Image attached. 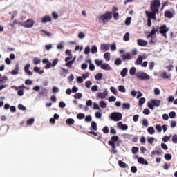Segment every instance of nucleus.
Instances as JSON below:
<instances>
[{"label": "nucleus", "instance_id": "nucleus-56", "mask_svg": "<svg viewBox=\"0 0 177 177\" xmlns=\"http://www.w3.org/2000/svg\"><path fill=\"white\" fill-rule=\"evenodd\" d=\"M120 18V14L118 12L113 13V19L114 20H118Z\"/></svg>", "mask_w": 177, "mask_h": 177}, {"label": "nucleus", "instance_id": "nucleus-7", "mask_svg": "<svg viewBox=\"0 0 177 177\" xmlns=\"http://www.w3.org/2000/svg\"><path fill=\"white\" fill-rule=\"evenodd\" d=\"M165 17H167V19H172V17H174V16L175 15V10H174L173 8L171 9V10H167L165 11Z\"/></svg>", "mask_w": 177, "mask_h": 177}, {"label": "nucleus", "instance_id": "nucleus-4", "mask_svg": "<svg viewBox=\"0 0 177 177\" xmlns=\"http://www.w3.org/2000/svg\"><path fill=\"white\" fill-rule=\"evenodd\" d=\"M160 30L159 32L167 39V33L169 31V28L167 27V25L164 24L158 28V30Z\"/></svg>", "mask_w": 177, "mask_h": 177}, {"label": "nucleus", "instance_id": "nucleus-63", "mask_svg": "<svg viewBox=\"0 0 177 177\" xmlns=\"http://www.w3.org/2000/svg\"><path fill=\"white\" fill-rule=\"evenodd\" d=\"M115 100H117V98L115 96H111L109 98V102H115Z\"/></svg>", "mask_w": 177, "mask_h": 177}, {"label": "nucleus", "instance_id": "nucleus-25", "mask_svg": "<svg viewBox=\"0 0 177 177\" xmlns=\"http://www.w3.org/2000/svg\"><path fill=\"white\" fill-rule=\"evenodd\" d=\"M91 131H97V126L96 124V122H91Z\"/></svg>", "mask_w": 177, "mask_h": 177}, {"label": "nucleus", "instance_id": "nucleus-45", "mask_svg": "<svg viewBox=\"0 0 177 177\" xmlns=\"http://www.w3.org/2000/svg\"><path fill=\"white\" fill-rule=\"evenodd\" d=\"M40 69H39V68L38 67V66H35V68H34V71L35 72V73H39V74H42L43 73H44V71H39Z\"/></svg>", "mask_w": 177, "mask_h": 177}, {"label": "nucleus", "instance_id": "nucleus-60", "mask_svg": "<svg viewBox=\"0 0 177 177\" xmlns=\"http://www.w3.org/2000/svg\"><path fill=\"white\" fill-rule=\"evenodd\" d=\"M148 142L150 143V145H153V143H154V138L153 137H150L147 139Z\"/></svg>", "mask_w": 177, "mask_h": 177}, {"label": "nucleus", "instance_id": "nucleus-11", "mask_svg": "<svg viewBox=\"0 0 177 177\" xmlns=\"http://www.w3.org/2000/svg\"><path fill=\"white\" fill-rule=\"evenodd\" d=\"M138 46H147V41L142 39H137Z\"/></svg>", "mask_w": 177, "mask_h": 177}, {"label": "nucleus", "instance_id": "nucleus-21", "mask_svg": "<svg viewBox=\"0 0 177 177\" xmlns=\"http://www.w3.org/2000/svg\"><path fill=\"white\" fill-rule=\"evenodd\" d=\"M154 156H161V152L160 151H152L151 153V157L153 158Z\"/></svg>", "mask_w": 177, "mask_h": 177}, {"label": "nucleus", "instance_id": "nucleus-12", "mask_svg": "<svg viewBox=\"0 0 177 177\" xmlns=\"http://www.w3.org/2000/svg\"><path fill=\"white\" fill-rule=\"evenodd\" d=\"M151 103H152L153 107H160L161 101L160 100L153 99L151 100Z\"/></svg>", "mask_w": 177, "mask_h": 177}, {"label": "nucleus", "instance_id": "nucleus-42", "mask_svg": "<svg viewBox=\"0 0 177 177\" xmlns=\"http://www.w3.org/2000/svg\"><path fill=\"white\" fill-rule=\"evenodd\" d=\"M18 109L19 110H22L23 111H26V110H27V108H26V106H24L23 104H19L18 105Z\"/></svg>", "mask_w": 177, "mask_h": 177}, {"label": "nucleus", "instance_id": "nucleus-61", "mask_svg": "<svg viewBox=\"0 0 177 177\" xmlns=\"http://www.w3.org/2000/svg\"><path fill=\"white\" fill-rule=\"evenodd\" d=\"M143 114H145V115H149V114H150V110H149V109H145L143 110Z\"/></svg>", "mask_w": 177, "mask_h": 177}, {"label": "nucleus", "instance_id": "nucleus-28", "mask_svg": "<svg viewBox=\"0 0 177 177\" xmlns=\"http://www.w3.org/2000/svg\"><path fill=\"white\" fill-rule=\"evenodd\" d=\"M103 77V74L102 73H97L95 76V78L97 81H100L102 78Z\"/></svg>", "mask_w": 177, "mask_h": 177}, {"label": "nucleus", "instance_id": "nucleus-34", "mask_svg": "<svg viewBox=\"0 0 177 177\" xmlns=\"http://www.w3.org/2000/svg\"><path fill=\"white\" fill-rule=\"evenodd\" d=\"M122 64V60L120 58H117L115 60V66H120V64Z\"/></svg>", "mask_w": 177, "mask_h": 177}, {"label": "nucleus", "instance_id": "nucleus-36", "mask_svg": "<svg viewBox=\"0 0 177 177\" xmlns=\"http://www.w3.org/2000/svg\"><path fill=\"white\" fill-rule=\"evenodd\" d=\"M124 41L125 42H128L129 41V32H126L123 37Z\"/></svg>", "mask_w": 177, "mask_h": 177}, {"label": "nucleus", "instance_id": "nucleus-54", "mask_svg": "<svg viewBox=\"0 0 177 177\" xmlns=\"http://www.w3.org/2000/svg\"><path fill=\"white\" fill-rule=\"evenodd\" d=\"M131 171L133 174H136L138 172V169L136 168V167L133 166V167H131Z\"/></svg>", "mask_w": 177, "mask_h": 177}, {"label": "nucleus", "instance_id": "nucleus-13", "mask_svg": "<svg viewBox=\"0 0 177 177\" xmlns=\"http://www.w3.org/2000/svg\"><path fill=\"white\" fill-rule=\"evenodd\" d=\"M117 126L118 128H120L122 131H127V129H128V125L122 124V122H118Z\"/></svg>", "mask_w": 177, "mask_h": 177}, {"label": "nucleus", "instance_id": "nucleus-49", "mask_svg": "<svg viewBox=\"0 0 177 177\" xmlns=\"http://www.w3.org/2000/svg\"><path fill=\"white\" fill-rule=\"evenodd\" d=\"M75 99H81L82 97V94L81 93H77L74 95Z\"/></svg>", "mask_w": 177, "mask_h": 177}, {"label": "nucleus", "instance_id": "nucleus-26", "mask_svg": "<svg viewBox=\"0 0 177 177\" xmlns=\"http://www.w3.org/2000/svg\"><path fill=\"white\" fill-rule=\"evenodd\" d=\"M132 154H136V153H139V147H133L131 149Z\"/></svg>", "mask_w": 177, "mask_h": 177}, {"label": "nucleus", "instance_id": "nucleus-15", "mask_svg": "<svg viewBox=\"0 0 177 177\" xmlns=\"http://www.w3.org/2000/svg\"><path fill=\"white\" fill-rule=\"evenodd\" d=\"M50 21H52V17H50V16H45L41 19V23H50Z\"/></svg>", "mask_w": 177, "mask_h": 177}, {"label": "nucleus", "instance_id": "nucleus-46", "mask_svg": "<svg viewBox=\"0 0 177 177\" xmlns=\"http://www.w3.org/2000/svg\"><path fill=\"white\" fill-rule=\"evenodd\" d=\"M12 75H16L19 74V66H16L15 70H13L12 71Z\"/></svg>", "mask_w": 177, "mask_h": 177}, {"label": "nucleus", "instance_id": "nucleus-50", "mask_svg": "<svg viewBox=\"0 0 177 177\" xmlns=\"http://www.w3.org/2000/svg\"><path fill=\"white\" fill-rule=\"evenodd\" d=\"M95 63L97 66H102L103 64V61L102 60H99V59H95Z\"/></svg>", "mask_w": 177, "mask_h": 177}, {"label": "nucleus", "instance_id": "nucleus-3", "mask_svg": "<svg viewBox=\"0 0 177 177\" xmlns=\"http://www.w3.org/2000/svg\"><path fill=\"white\" fill-rule=\"evenodd\" d=\"M110 118L112 121H120L122 120V113L119 112H113L110 115Z\"/></svg>", "mask_w": 177, "mask_h": 177}, {"label": "nucleus", "instance_id": "nucleus-23", "mask_svg": "<svg viewBox=\"0 0 177 177\" xmlns=\"http://www.w3.org/2000/svg\"><path fill=\"white\" fill-rule=\"evenodd\" d=\"M47 93H48V90L45 88H43L39 91V95H40V96H43V95H46Z\"/></svg>", "mask_w": 177, "mask_h": 177}, {"label": "nucleus", "instance_id": "nucleus-64", "mask_svg": "<svg viewBox=\"0 0 177 177\" xmlns=\"http://www.w3.org/2000/svg\"><path fill=\"white\" fill-rule=\"evenodd\" d=\"M172 142H173L174 143H177V135H176V134H175V135L173 136V138H172Z\"/></svg>", "mask_w": 177, "mask_h": 177}, {"label": "nucleus", "instance_id": "nucleus-41", "mask_svg": "<svg viewBox=\"0 0 177 177\" xmlns=\"http://www.w3.org/2000/svg\"><path fill=\"white\" fill-rule=\"evenodd\" d=\"M157 132H161L162 131V127H161V125L160 124H156L155 127Z\"/></svg>", "mask_w": 177, "mask_h": 177}, {"label": "nucleus", "instance_id": "nucleus-20", "mask_svg": "<svg viewBox=\"0 0 177 177\" xmlns=\"http://www.w3.org/2000/svg\"><path fill=\"white\" fill-rule=\"evenodd\" d=\"M101 68L102 70H111V67H110V65L106 64H102L101 65Z\"/></svg>", "mask_w": 177, "mask_h": 177}, {"label": "nucleus", "instance_id": "nucleus-30", "mask_svg": "<svg viewBox=\"0 0 177 177\" xmlns=\"http://www.w3.org/2000/svg\"><path fill=\"white\" fill-rule=\"evenodd\" d=\"M104 58L105 59L106 62H109V60H110V53H105L104 54Z\"/></svg>", "mask_w": 177, "mask_h": 177}, {"label": "nucleus", "instance_id": "nucleus-40", "mask_svg": "<svg viewBox=\"0 0 177 177\" xmlns=\"http://www.w3.org/2000/svg\"><path fill=\"white\" fill-rule=\"evenodd\" d=\"M165 160H167L168 161L172 160V156L169 153L165 154Z\"/></svg>", "mask_w": 177, "mask_h": 177}, {"label": "nucleus", "instance_id": "nucleus-29", "mask_svg": "<svg viewBox=\"0 0 177 177\" xmlns=\"http://www.w3.org/2000/svg\"><path fill=\"white\" fill-rule=\"evenodd\" d=\"M118 91L119 92H122V93H125V92H127L125 86H118Z\"/></svg>", "mask_w": 177, "mask_h": 177}, {"label": "nucleus", "instance_id": "nucleus-52", "mask_svg": "<svg viewBox=\"0 0 177 177\" xmlns=\"http://www.w3.org/2000/svg\"><path fill=\"white\" fill-rule=\"evenodd\" d=\"M123 109H127V110H129L131 109V105L129 103H124L123 104Z\"/></svg>", "mask_w": 177, "mask_h": 177}, {"label": "nucleus", "instance_id": "nucleus-53", "mask_svg": "<svg viewBox=\"0 0 177 177\" xmlns=\"http://www.w3.org/2000/svg\"><path fill=\"white\" fill-rule=\"evenodd\" d=\"M169 115L170 118H175V117H176V113H175L174 111H171L169 113Z\"/></svg>", "mask_w": 177, "mask_h": 177}, {"label": "nucleus", "instance_id": "nucleus-16", "mask_svg": "<svg viewBox=\"0 0 177 177\" xmlns=\"http://www.w3.org/2000/svg\"><path fill=\"white\" fill-rule=\"evenodd\" d=\"M138 161L139 164H142V165H149V162L145 160L142 157L138 158Z\"/></svg>", "mask_w": 177, "mask_h": 177}, {"label": "nucleus", "instance_id": "nucleus-22", "mask_svg": "<svg viewBox=\"0 0 177 177\" xmlns=\"http://www.w3.org/2000/svg\"><path fill=\"white\" fill-rule=\"evenodd\" d=\"M66 124L67 125H74V119L73 118H68L66 120Z\"/></svg>", "mask_w": 177, "mask_h": 177}, {"label": "nucleus", "instance_id": "nucleus-17", "mask_svg": "<svg viewBox=\"0 0 177 177\" xmlns=\"http://www.w3.org/2000/svg\"><path fill=\"white\" fill-rule=\"evenodd\" d=\"M122 60L125 62L126 60H131L132 59V55L129 53L122 55Z\"/></svg>", "mask_w": 177, "mask_h": 177}, {"label": "nucleus", "instance_id": "nucleus-18", "mask_svg": "<svg viewBox=\"0 0 177 177\" xmlns=\"http://www.w3.org/2000/svg\"><path fill=\"white\" fill-rule=\"evenodd\" d=\"M128 74V68H123L120 72L121 77H127V75Z\"/></svg>", "mask_w": 177, "mask_h": 177}, {"label": "nucleus", "instance_id": "nucleus-51", "mask_svg": "<svg viewBox=\"0 0 177 177\" xmlns=\"http://www.w3.org/2000/svg\"><path fill=\"white\" fill-rule=\"evenodd\" d=\"M110 91H111V92H112V93H113V95H117V89L115 88L114 86H111L110 88Z\"/></svg>", "mask_w": 177, "mask_h": 177}, {"label": "nucleus", "instance_id": "nucleus-39", "mask_svg": "<svg viewBox=\"0 0 177 177\" xmlns=\"http://www.w3.org/2000/svg\"><path fill=\"white\" fill-rule=\"evenodd\" d=\"M77 118L78 120H84L85 118V114L84 113H79L77 115Z\"/></svg>", "mask_w": 177, "mask_h": 177}, {"label": "nucleus", "instance_id": "nucleus-14", "mask_svg": "<svg viewBox=\"0 0 177 177\" xmlns=\"http://www.w3.org/2000/svg\"><path fill=\"white\" fill-rule=\"evenodd\" d=\"M97 96L100 99H105L106 96H107V91L105 90V91H104L103 93H102V92L97 93Z\"/></svg>", "mask_w": 177, "mask_h": 177}, {"label": "nucleus", "instance_id": "nucleus-24", "mask_svg": "<svg viewBox=\"0 0 177 177\" xmlns=\"http://www.w3.org/2000/svg\"><path fill=\"white\" fill-rule=\"evenodd\" d=\"M118 165L120 168H127V163L124 162L122 160H119Z\"/></svg>", "mask_w": 177, "mask_h": 177}, {"label": "nucleus", "instance_id": "nucleus-9", "mask_svg": "<svg viewBox=\"0 0 177 177\" xmlns=\"http://www.w3.org/2000/svg\"><path fill=\"white\" fill-rule=\"evenodd\" d=\"M137 78L140 80H150V76L145 73H139L137 74Z\"/></svg>", "mask_w": 177, "mask_h": 177}, {"label": "nucleus", "instance_id": "nucleus-62", "mask_svg": "<svg viewBox=\"0 0 177 177\" xmlns=\"http://www.w3.org/2000/svg\"><path fill=\"white\" fill-rule=\"evenodd\" d=\"M102 132H104V133H109V127L105 126L102 129Z\"/></svg>", "mask_w": 177, "mask_h": 177}, {"label": "nucleus", "instance_id": "nucleus-59", "mask_svg": "<svg viewBox=\"0 0 177 177\" xmlns=\"http://www.w3.org/2000/svg\"><path fill=\"white\" fill-rule=\"evenodd\" d=\"M161 147L163 150H168V145H167L165 143H162Z\"/></svg>", "mask_w": 177, "mask_h": 177}, {"label": "nucleus", "instance_id": "nucleus-8", "mask_svg": "<svg viewBox=\"0 0 177 177\" xmlns=\"http://www.w3.org/2000/svg\"><path fill=\"white\" fill-rule=\"evenodd\" d=\"M22 26L26 28H31L34 26V21L32 19H27L26 21L24 22Z\"/></svg>", "mask_w": 177, "mask_h": 177}, {"label": "nucleus", "instance_id": "nucleus-44", "mask_svg": "<svg viewBox=\"0 0 177 177\" xmlns=\"http://www.w3.org/2000/svg\"><path fill=\"white\" fill-rule=\"evenodd\" d=\"M91 53H93V54L97 53V47H96V46H92Z\"/></svg>", "mask_w": 177, "mask_h": 177}, {"label": "nucleus", "instance_id": "nucleus-43", "mask_svg": "<svg viewBox=\"0 0 177 177\" xmlns=\"http://www.w3.org/2000/svg\"><path fill=\"white\" fill-rule=\"evenodd\" d=\"M93 138H95V139H98L99 140H102V136H100V133L97 134V133H93Z\"/></svg>", "mask_w": 177, "mask_h": 177}, {"label": "nucleus", "instance_id": "nucleus-38", "mask_svg": "<svg viewBox=\"0 0 177 177\" xmlns=\"http://www.w3.org/2000/svg\"><path fill=\"white\" fill-rule=\"evenodd\" d=\"M131 20H132V17H128L125 20V25L129 26V24H131Z\"/></svg>", "mask_w": 177, "mask_h": 177}, {"label": "nucleus", "instance_id": "nucleus-5", "mask_svg": "<svg viewBox=\"0 0 177 177\" xmlns=\"http://www.w3.org/2000/svg\"><path fill=\"white\" fill-rule=\"evenodd\" d=\"M118 136H112L111 138V140L108 142V145H109V146H111L112 149L113 150H115V142H118Z\"/></svg>", "mask_w": 177, "mask_h": 177}, {"label": "nucleus", "instance_id": "nucleus-58", "mask_svg": "<svg viewBox=\"0 0 177 177\" xmlns=\"http://www.w3.org/2000/svg\"><path fill=\"white\" fill-rule=\"evenodd\" d=\"M85 85H86V88H91V85H92V82H91V81H86V82H85Z\"/></svg>", "mask_w": 177, "mask_h": 177}, {"label": "nucleus", "instance_id": "nucleus-32", "mask_svg": "<svg viewBox=\"0 0 177 177\" xmlns=\"http://www.w3.org/2000/svg\"><path fill=\"white\" fill-rule=\"evenodd\" d=\"M136 73V68L135 67L131 68V69L129 70L130 75H135Z\"/></svg>", "mask_w": 177, "mask_h": 177}, {"label": "nucleus", "instance_id": "nucleus-33", "mask_svg": "<svg viewBox=\"0 0 177 177\" xmlns=\"http://www.w3.org/2000/svg\"><path fill=\"white\" fill-rule=\"evenodd\" d=\"M146 102V99L145 97H141L139 99V106H143L145 104V102Z\"/></svg>", "mask_w": 177, "mask_h": 177}, {"label": "nucleus", "instance_id": "nucleus-19", "mask_svg": "<svg viewBox=\"0 0 177 177\" xmlns=\"http://www.w3.org/2000/svg\"><path fill=\"white\" fill-rule=\"evenodd\" d=\"M101 49L102 50H104V52H107V50H109V49H110V46H109L107 44H102Z\"/></svg>", "mask_w": 177, "mask_h": 177}, {"label": "nucleus", "instance_id": "nucleus-10", "mask_svg": "<svg viewBox=\"0 0 177 177\" xmlns=\"http://www.w3.org/2000/svg\"><path fill=\"white\" fill-rule=\"evenodd\" d=\"M156 32H158V26L152 28L150 34H149L147 36V38H151V37H153V35H156Z\"/></svg>", "mask_w": 177, "mask_h": 177}, {"label": "nucleus", "instance_id": "nucleus-35", "mask_svg": "<svg viewBox=\"0 0 177 177\" xmlns=\"http://www.w3.org/2000/svg\"><path fill=\"white\" fill-rule=\"evenodd\" d=\"M100 106L101 109H106V107H107V104H106V102H104V101H100Z\"/></svg>", "mask_w": 177, "mask_h": 177}, {"label": "nucleus", "instance_id": "nucleus-31", "mask_svg": "<svg viewBox=\"0 0 177 177\" xmlns=\"http://www.w3.org/2000/svg\"><path fill=\"white\" fill-rule=\"evenodd\" d=\"M35 119L34 118H31L26 121V125H32L34 124Z\"/></svg>", "mask_w": 177, "mask_h": 177}, {"label": "nucleus", "instance_id": "nucleus-37", "mask_svg": "<svg viewBox=\"0 0 177 177\" xmlns=\"http://www.w3.org/2000/svg\"><path fill=\"white\" fill-rule=\"evenodd\" d=\"M160 77L164 80H167L168 78H169V76H168V73L167 72H163Z\"/></svg>", "mask_w": 177, "mask_h": 177}, {"label": "nucleus", "instance_id": "nucleus-27", "mask_svg": "<svg viewBox=\"0 0 177 177\" xmlns=\"http://www.w3.org/2000/svg\"><path fill=\"white\" fill-rule=\"evenodd\" d=\"M142 62H143V58H142V56H139L137 58L136 63L138 66H139L140 64H142Z\"/></svg>", "mask_w": 177, "mask_h": 177}, {"label": "nucleus", "instance_id": "nucleus-47", "mask_svg": "<svg viewBox=\"0 0 177 177\" xmlns=\"http://www.w3.org/2000/svg\"><path fill=\"white\" fill-rule=\"evenodd\" d=\"M170 139H171V136H165L162 138V140H163L165 142H169Z\"/></svg>", "mask_w": 177, "mask_h": 177}, {"label": "nucleus", "instance_id": "nucleus-6", "mask_svg": "<svg viewBox=\"0 0 177 177\" xmlns=\"http://www.w3.org/2000/svg\"><path fill=\"white\" fill-rule=\"evenodd\" d=\"M158 12L157 11H151L149 12L147 10L145 11V15L147 17V19H153V20H157V17H156V15H157Z\"/></svg>", "mask_w": 177, "mask_h": 177}, {"label": "nucleus", "instance_id": "nucleus-57", "mask_svg": "<svg viewBox=\"0 0 177 177\" xmlns=\"http://www.w3.org/2000/svg\"><path fill=\"white\" fill-rule=\"evenodd\" d=\"M17 95L18 96H23V95H24V91L21 88L17 91Z\"/></svg>", "mask_w": 177, "mask_h": 177}, {"label": "nucleus", "instance_id": "nucleus-55", "mask_svg": "<svg viewBox=\"0 0 177 177\" xmlns=\"http://www.w3.org/2000/svg\"><path fill=\"white\" fill-rule=\"evenodd\" d=\"M148 132L149 133H154V132H156V130H154V127H150L148 128Z\"/></svg>", "mask_w": 177, "mask_h": 177}, {"label": "nucleus", "instance_id": "nucleus-1", "mask_svg": "<svg viewBox=\"0 0 177 177\" xmlns=\"http://www.w3.org/2000/svg\"><path fill=\"white\" fill-rule=\"evenodd\" d=\"M111 19H113V12L110 11H107L99 17V20H101L103 24H106V23L110 21Z\"/></svg>", "mask_w": 177, "mask_h": 177}, {"label": "nucleus", "instance_id": "nucleus-2", "mask_svg": "<svg viewBox=\"0 0 177 177\" xmlns=\"http://www.w3.org/2000/svg\"><path fill=\"white\" fill-rule=\"evenodd\" d=\"M160 6H161V1L160 0H153L151 1L150 9L151 12H158Z\"/></svg>", "mask_w": 177, "mask_h": 177}, {"label": "nucleus", "instance_id": "nucleus-48", "mask_svg": "<svg viewBox=\"0 0 177 177\" xmlns=\"http://www.w3.org/2000/svg\"><path fill=\"white\" fill-rule=\"evenodd\" d=\"M33 63L34 64H39V63H41V59H39V58L37 57H35L33 59Z\"/></svg>", "mask_w": 177, "mask_h": 177}]
</instances>
